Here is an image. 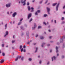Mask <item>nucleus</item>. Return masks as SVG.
Instances as JSON below:
<instances>
[{
  "label": "nucleus",
  "instance_id": "obj_1",
  "mask_svg": "<svg viewBox=\"0 0 65 65\" xmlns=\"http://www.w3.org/2000/svg\"><path fill=\"white\" fill-rule=\"evenodd\" d=\"M10 5H11V3H9L8 4H7L6 6L7 7H10Z\"/></svg>",
  "mask_w": 65,
  "mask_h": 65
},
{
  "label": "nucleus",
  "instance_id": "obj_2",
  "mask_svg": "<svg viewBox=\"0 0 65 65\" xmlns=\"http://www.w3.org/2000/svg\"><path fill=\"white\" fill-rule=\"evenodd\" d=\"M21 56H20L19 57L18 56L17 58L15 60V61H17L18 59H21Z\"/></svg>",
  "mask_w": 65,
  "mask_h": 65
},
{
  "label": "nucleus",
  "instance_id": "obj_3",
  "mask_svg": "<svg viewBox=\"0 0 65 65\" xmlns=\"http://www.w3.org/2000/svg\"><path fill=\"white\" fill-rule=\"evenodd\" d=\"M65 37H63V39H61V40H60V43H62V42H63V39H64V38H65Z\"/></svg>",
  "mask_w": 65,
  "mask_h": 65
},
{
  "label": "nucleus",
  "instance_id": "obj_4",
  "mask_svg": "<svg viewBox=\"0 0 65 65\" xmlns=\"http://www.w3.org/2000/svg\"><path fill=\"white\" fill-rule=\"evenodd\" d=\"M31 14L30 13L28 14V19H29L30 18H31Z\"/></svg>",
  "mask_w": 65,
  "mask_h": 65
},
{
  "label": "nucleus",
  "instance_id": "obj_5",
  "mask_svg": "<svg viewBox=\"0 0 65 65\" xmlns=\"http://www.w3.org/2000/svg\"><path fill=\"white\" fill-rule=\"evenodd\" d=\"M34 26V27L32 28V30H34L35 29V28H36V24H35Z\"/></svg>",
  "mask_w": 65,
  "mask_h": 65
},
{
  "label": "nucleus",
  "instance_id": "obj_6",
  "mask_svg": "<svg viewBox=\"0 0 65 65\" xmlns=\"http://www.w3.org/2000/svg\"><path fill=\"white\" fill-rule=\"evenodd\" d=\"M47 12L48 14H50V13L49 12V11H50V8L47 7Z\"/></svg>",
  "mask_w": 65,
  "mask_h": 65
},
{
  "label": "nucleus",
  "instance_id": "obj_7",
  "mask_svg": "<svg viewBox=\"0 0 65 65\" xmlns=\"http://www.w3.org/2000/svg\"><path fill=\"white\" fill-rule=\"evenodd\" d=\"M16 14H17V13L16 12L14 13L13 14V17H14L16 15Z\"/></svg>",
  "mask_w": 65,
  "mask_h": 65
},
{
  "label": "nucleus",
  "instance_id": "obj_8",
  "mask_svg": "<svg viewBox=\"0 0 65 65\" xmlns=\"http://www.w3.org/2000/svg\"><path fill=\"white\" fill-rule=\"evenodd\" d=\"M60 4L59 3H58L56 6V10L57 11L58 9V7H59V5Z\"/></svg>",
  "mask_w": 65,
  "mask_h": 65
},
{
  "label": "nucleus",
  "instance_id": "obj_9",
  "mask_svg": "<svg viewBox=\"0 0 65 65\" xmlns=\"http://www.w3.org/2000/svg\"><path fill=\"white\" fill-rule=\"evenodd\" d=\"M58 47L57 46H56V53H58L59 52V51H58Z\"/></svg>",
  "mask_w": 65,
  "mask_h": 65
},
{
  "label": "nucleus",
  "instance_id": "obj_10",
  "mask_svg": "<svg viewBox=\"0 0 65 65\" xmlns=\"http://www.w3.org/2000/svg\"><path fill=\"white\" fill-rule=\"evenodd\" d=\"M4 59H2L0 63H4Z\"/></svg>",
  "mask_w": 65,
  "mask_h": 65
},
{
  "label": "nucleus",
  "instance_id": "obj_11",
  "mask_svg": "<svg viewBox=\"0 0 65 65\" xmlns=\"http://www.w3.org/2000/svg\"><path fill=\"white\" fill-rule=\"evenodd\" d=\"M53 58L54 60H56V57H55L54 56L53 57H52V61H53Z\"/></svg>",
  "mask_w": 65,
  "mask_h": 65
},
{
  "label": "nucleus",
  "instance_id": "obj_12",
  "mask_svg": "<svg viewBox=\"0 0 65 65\" xmlns=\"http://www.w3.org/2000/svg\"><path fill=\"white\" fill-rule=\"evenodd\" d=\"M56 4H57V3H54V4H53L52 5L53 6H55V5H56Z\"/></svg>",
  "mask_w": 65,
  "mask_h": 65
},
{
  "label": "nucleus",
  "instance_id": "obj_13",
  "mask_svg": "<svg viewBox=\"0 0 65 65\" xmlns=\"http://www.w3.org/2000/svg\"><path fill=\"white\" fill-rule=\"evenodd\" d=\"M28 10H29V11H30V9H31V8H30V6H28Z\"/></svg>",
  "mask_w": 65,
  "mask_h": 65
},
{
  "label": "nucleus",
  "instance_id": "obj_14",
  "mask_svg": "<svg viewBox=\"0 0 65 65\" xmlns=\"http://www.w3.org/2000/svg\"><path fill=\"white\" fill-rule=\"evenodd\" d=\"M40 39H43L44 38L43 37V36H42L40 37Z\"/></svg>",
  "mask_w": 65,
  "mask_h": 65
},
{
  "label": "nucleus",
  "instance_id": "obj_15",
  "mask_svg": "<svg viewBox=\"0 0 65 65\" xmlns=\"http://www.w3.org/2000/svg\"><path fill=\"white\" fill-rule=\"evenodd\" d=\"M37 50H38V48H36V50L35 51V53H36V52H37Z\"/></svg>",
  "mask_w": 65,
  "mask_h": 65
},
{
  "label": "nucleus",
  "instance_id": "obj_16",
  "mask_svg": "<svg viewBox=\"0 0 65 65\" xmlns=\"http://www.w3.org/2000/svg\"><path fill=\"white\" fill-rule=\"evenodd\" d=\"M24 57H22L21 58V60L23 61V59H24Z\"/></svg>",
  "mask_w": 65,
  "mask_h": 65
},
{
  "label": "nucleus",
  "instance_id": "obj_17",
  "mask_svg": "<svg viewBox=\"0 0 65 65\" xmlns=\"http://www.w3.org/2000/svg\"><path fill=\"white\" fill-rule=\"evenodd\" d=\"M6 35H8V32L6 31Z\"/></svg>",
  "mask_w": 65,
  "mask_h": 65
},
{
  "label": "nucleus",
  "instance_id": "obj_18",
  "mask_svg": "<svg viewBox=\"0 0 65 65\" xmlns=\"http://www.w3.org/2000/svg\"><path fill=\"white\" fill-rule=\"evenodd\" d=\"M41 28V26H39L38 27V29H39L40 28Z\"/></svg>",
  "mask_w": 65,
  "mask_h": 65
},
{
  "label": "nucleus",
  "instance_id": "obj_19",
  "mask_svg": "<svg viewBox=\"0 0 65 65\" xmlns=\"http://www.w3.org/2000/svg\"><path fill=\"white\" fill-rule=\"evenodd\" d=\"M32 20H33V19H32V18H31L30 20L29 21V22H31V21H32Z\"/></svg>",
  "mask_w": 65,
  "mask_h": 65
},
{
  "label": "nucleus",
  "instance_id": "obj_20",
  "mask_svg": "<svg viewBox=\"0 0 65 65\" xmlns=\"http://www.w3.org/2000/svg\"><path fill=\"white\" fill-rule=\"evenodd\" d=\"M37 12H38V13H39L40 12V10H38L37 11Z\"/></svg>",
  "mask_w": 65,
  "mask_h": 65
},
{
  "label": "nucleus",
  "instance_id": "obj_21",
  "mask_svg": "<svg viewBox=\"0 0 65 65\" xmlns=\"http://www.w3.org/2000/svg\"><path fill=\"white\" fill-rule=\"evenodd\" d=\"M23 3H24V4H23V5L24 6L26 5V3L24 2Z\"/></svg>",
  "mask_w": 65,
  "mask_h": 65
},
{
  "label": "nucleus",
  "instance_id": "obj_22",
  "mask_svg": "<svg viewBox=\"0 0 65 65\" xmlns=\"http://www.w3.org/2000/svg\"><path fill=\"white\" fill-rule=\"evenodd\" d=\"M29 60L30 61H31L32 60V58H29Z\"/></svg>",
  "mask_w": 65,
  "mask_h": 65
},
{
  "label": "nucleus",
  "instance_id": "obj_23",
  "mask_svg": "<svg viewBox=\"0 0 65 65\" xmlns=\"http://www.w3.org/2000/svg\"><path fill=\"white\" fill-rule=\"evenodd\" d=\"M47 14H44V17H47Z\"/></svg>",
  "mask_w": 65,
  "mask_h": 65
},
{
  "label": "nucleus",
  "instance_id": "obj_24",
  "mask_svg": "<svg viewBox=\"0 0 65 65\" xmlns=\"http://www.w3.org/2000/svg\"><path fill=\"white\" fill-rule=\"evenodd\" d=\"M7 24H6L5 25V27H6L5 29H6V27H7Z\"/></svg>",
  "mask_w": 65,
  "mask_h": 65
},
{
  "label": "nucleus",
  "instance_id": "obj_25",
  "mask_svg": "<svg viewBox=\"0 0 65 65\" xmlns=\"http://www.w3.org/2000/svg\"><path fill=\"white\" fill-rule=\"evenodd\" d=\"M45 43L42 44V47H43V45L44 44H45Z\"/></svg>",
  "mask_w": 65,
  "mask_h": 65
},
{
  "label": "nucleus",
  "instance_id": "obj_26",
  "mask_svg": "<svg viewBox=\"0 0 65 65\" xmlns=\"http://www.w3.org/2000/svg\"><path fill=\"white\" fill-rule=\"evenodd\" d=\"M21 24V22H19V23L18 24V25H20V24Z\"/></svg>",
  "mask_w": 65,
  "mask_h": 65
},
{
  "label": "nucleus",
  "instance_id": "obj_27",
  "mask_svg": "<svg viewBox=\"0 0 65 65\" xmlns=\"http://www.w3.org/2000/svg\"><path fill=\"white\" fill-rule=\"evenodd\" d=\"M35 15H38V14H37V12H36L35 13Z\"/></svg>",
  "mask_w": 65,
  "mask_h": 65
},
{
  "label": "nucleus",
  "instance_id": "obj_28",
  "mask_svg": "<svg viewBox=\"0 0 65 65\" xmlns=\"http://www.w3.org/2000/svg\"><path fill=\"white\" fill-rule=\"evenodd\" d=\"M25 2L23 1H21V2L22 3H23Z\"/></svg>",
  "mask_w": 65,
  "mask_h": 65
},
{
  "label": "nucleus",
  "instance_id": "obj_29",
  "mask_svg": "<svg viewBox=\"0 0 65 65\" xmlns=\"http://www.w3.org/2000/svg\"><path fill=\"white\" fill-rule=\"evenodd\" d=\"M43 23L44 24H45V25H46V23H45V22H44Z\"/></svg>",
  "mask_w": 65,
  "mask_h": 65
},
{
  "label": "nucleus",
  "instance_id": "obj_30",
  "mask_svg": "<svg viewBox=\"0 0 65 65\" xmlns=\"http://www.w3.org/2000/svg\"><path fill=\"white\" fill-rule=\"evenodd\" d=\"M27 36H28V35H29V32H27Z\"/></svg>",
  "mask_w": 65,
  "mask_h": 65
},
{
  "label": "nucleus",
  "instance_id": "obj_31",
  "mask_svg": "<svg viewBox=\"0 0 65 65\" xmlns=\"http://www.w3.org/2000/svg\"><path fill=\"white\" fill-rule=\"evenodd\" d=\"M2 55H3V56H5V53H3Z\"/></svg>",
  "mask_w": 65,
  "mask_h": 65
},
{
  "label": "nucleus",
  "instance_id": "obj_32",
  "mask_svg": "<svg viewBox=\"0 0 65 65\" xmlns=\"http://www.w3.org/2000/svg\"><path fill=\"white\" fill-rule=\"evenodd\" d=\"M64 17H62L61 19L62 20H64Z\"/></svg>",
  "mask_w": 65,
  "mask_h": 65
},
{
  "label": "nucleus",
  "instance_id": "obj_33",
  "mask_svg": "<svg viewBox=\"0 0 65 65\" xmlns=\"http://www.w3.org/2000/svg\"><path fill=\"white\" fill-rule=\"evenodd\" d=\"M22 46H20V49H22Z\"/></svg>",
  "mask_w": 65,
  "mask_h": 65
},
{
  "label": "nucleus",
  "instance_id": "obj_34",
  "mask_svg": "<svg viewBox=\"0 0 65 65\" xmlns=\"http://www.w3.org/2000/svg\"><path fill=\"white\" fill-rule=\"evenodd\" d=\"M27 5H29V2H27Z\"/></svg>",
  "mask_w": 65,
  "mask_h": 65
},
{
  "label": "nucleus",
  "instance_id": "obj_35",
  "mask_svg": "<svg viewBox=\"0 0 65 65\" xmlns=\"http://www.w3.org/2000/svg\"><path fill=\"white\" fill-rule=\"evenodd\" d=\"M2 47H3L4 46V44H2Z\"/></svg>",
  "mask_w": 65,
  "mask_h": 65
},
{
  "label": "nucleus",
  "instance_id": "obj_36",
  "mask_svg": "<svg viewBox=\"0 0 65 65\" xmlns=\"http://www.w3.org/2000/svg\"><path fill=\"white\" fill-rule=\"evenodd\" d=\"M15 41H12V43H14V42H15Z\"/></svg>",
  "mask_w": 65,
  "mask_h": 65
},
{
  "label": "nucleus",
  "instance_id": "obj_37",
  "mask_svg": "<svg viewBox=\"0 0 65 65\" xmlns=\"http://www.w3.org/2000/svg\"><path fill=\"white\" fill-rule=\"evenodd\" d=\"M23 52H26V50L25 49H24L23 50Z\"/></svg>",
  "mask_w": 65,
  "mask_h": 65
},
{
  "label": "nucleus",
  "instance_id": "obj_38",
  "mask_svg": "<svg viewBox=\"0 0 65 65\" xmlns=\"http://www.w3.org/2000/svg\"><path fill=\"white\" fill-rule=\"evenodd\" d=\"M21 52H23V49L22 48L21 49Z\"/></svg>",
  "mask_w": 65,
  "mask_h": 65
},
{
  "label": "nucleus",
  "instance_id": "obj_39",
  "mask_svg": "<svg viewBox=\"0 0 65 65\" xmlns=\"http://www.w3.org/2000/svg\"><path fill=\"white\" fill-rule=\"evenodd\" d=\"M31 9H32V10H33L34 9V8H33V7H32Z\"/></svg>",
  "mask_w": 65,
  "mask_h": 65
},
{
  "label": "nucleus",
  "instance_id": "obj_40",
  "mask_svg": "<svg viewBox=\"0 0 65 65\" xmlns=\"http://www.w3.org/2000/svg\"><path fill=\"white\" fill-rule=\"evenodd\" d=\"M47 1H48V0H46V2H45V4H46V3H47Z\"/></svg>",
  "mask_w": 65,
  "mask_h": 65
},
{
  "label": "nucleus",
  "instance_id": "obj_41",
  "mask_svg": "<svg viewBox=\"0 0 65 65\" xmlns=\"http://www.w3.org/2000/svg\"><path fill=\"white\" fill-rule=\"evenodd\" d=\"M38 36V34H37L36 35V37H37V36Z\"/></svg>",
  "mask_w": 65,
  "mask_h": 65
},
{
  "label": "nucleus",
  "instance_id": "obj_42",
  "mask_svg": "<svg viewBox=\"0 0 65 65\" xmlns=\"http://www.w3.org/2000/svg\"><path fill=\"white\" fill-rule=\"evenodd\" d=\"M25 47H26V46H25V45H24V46H23V48H25Z\"/></svg>",
  "mask_w": 65,
  "mask_h": 65
},
{
  "label": "nucleus",
  "instance_id": "obj_43",
  "mask_svg": "<svg viewBox=\"0 0 65 65\" xmlns=\"http://www.w3.org/2000/svg\"><path fill=\"white\" fill-rule=\"evenodd\" d=\"M23 20V19L22 18L20 20V21H21Z\"/></svg>",
  "mask_w": 65,
  "mask_h": 65
},
{
  "label": "nucleus",
  "instance_id": "obj_44",
  "mask_svg": "<svg viewBox=\"0 0 65 65\" xmlns=\"http://www.w3.org/2000/svg\"><path fill=\"white\" fill-rule=\"evenodd\" d=\"M62 58H64V56H62Z\"/></svg>",
  "mask_w": 65,
  "mask_h": 65
},
{
  "label": "nucleus",
  "instance_id": "obj_45",
  "mask_svg": "<svg viewBox=\"0 0 65 65\" xmlns=\"http://www.w3.org/2000/svg\"><path fill=\"white\" fill-rule=\"evenodd\" d=\"M42 2V1H41L40 2V3L41 4Z\"/></svg>",
  "mask_w": 65,
  "mask_h": 65
},
{
  "label": "nucleus",
  "instance_id": "obj_46",
  "mask_svg": "<svg viewBox=\"0 0 65 65\" xmlns=\"http://www.w3.org/2000/svg\"><path fill=\"white\" fill-rule=\"evenodd\" d=\"M65 45H63V48H64V47H65Z\"/></svg>",
  "mask_w": 65,
  "mask_h": 65
},
{
  "label": "nucleus",
  "instance_id": "obj_47",
  "mask_svg": "<svg viewBox=\"0 0 65 65\" xmlns=\"http://www.w3.org/2000/svg\"><path fill=\"white\" fill-rule=\"evenodd\" d=\"M40 64H41V61H40L39 62Z\"/></svg>",
  "mask_w": 65,
  "mask_h": 65
},
{
  "label": "nucleus",
  "instance_id": "obj_48",
  "mask_svg": "<svg viewBox=\"0 0 65 65\" xmlns=\"http://www.w3.org/2000/svg\"><path fill=\"white\" fill-rule=\"evenodd\" d=\"M65 8V6H64L63 7V9H64V8Z\"/></svg>",
  "mask_w": 65,
  "mask_h": 65
},
{
  "label": "nucleus",
  "instance_id": "obj_49",
  "mask_svg": "<svg viewBox=\"0 0 65 65\" xmlns=\"http://www.w3.org/2000/svg\"><path fill=\"white\" fill-rule=\"evenodd\" d=\"M56 20H55V21H54V23H56Z\"/></svg>",
  "mask_w": 65,
  "mask_h": 65
},
{
  "label": "nucleus",
  "instance_id": "obj_50",
  "mask_svg": "<svg viewBox=\"0 0 65 65\" xmlns=\"http://www.w3.org/2000/svg\"><path fill=\"white\" fill-rule=\"evenodd\" d=\"M23 27L22 26L21 27V29H23Z\"/></svg>",
  "mask_w": 65,
  "mask_h": 65
},
{
  "label": "nucleus",
  "instance_id": "obj_51",
  "mask_svg": "<svg viewBox=\"0 0 65 65\" xmlns=\"http://www.w3.org/2000/svg\"><path fill=\"white\" fill-rule=\"evenodd\" d=\"M52 38V36H50L49 37V38Z\"/></svg>",
  "mask_w": 65,
  "mask_h": 65
},
{
  "label": "nucleus",
  "instance_id": "obj_52",
  "mask_svg": "<svg viewBox=\"0 0 65 65\" xmlns=\"http://www.w3.org/2000/svg\"><path fill=\"white\" fill-rule=\"evenodd\" d=\"M64 23H65V22L63 21L62 22V24H64Z\"/></svg>",
  "mask_w": 65,
  "mask_h": 65
},
{
  "label": "nucleus",
  "instance_id": "obj_53",
  "mask_svg": "<svg viewBox=\"0 0 65 65\" xmlns=\"http://www.w3.org/2000/svg\"><path fill=\"white\" fill-rule=\"evenodd\" d=\"M48 46H50V44H48V45H47Z\"/></svg>",
  "mask_w": 65,
  "mask_h": 65
},
{
  "label": "nucleus",
  "instance_id": "obj_54",
  "mask_svg": "<svg viewBox=\"0 0 65 65\" xmlns=\"http://www.w3.org/2000/svg\"><path fill=\"white\" fill-rule=\"evenodd\" d=\"M59 54H57V56H59Z\"/></svg>",
  "mask_w": 65,
  "mask_h": 65
},
{
  "label": "nucleus",
  "instance_id": "obj_55",
  "mask_svg": "<svg viewBox=\"0 0 65 65\" xmlns=\"http://www.w3.org/2000/svg\"><path fill=\"white\" fill-rule=\"evenodd\" d=\"M29 43H30V42H29L27 43V44H29Z\"/></svg>",
  "mask_w": 65,
  "mask_h": 65
},
{
  "label": "nucleus",
  "instance_id": "obj_56",
  "mask_svg": "<svg viewBox=\"0 0 65 65\" xmlns=\"http://www.w3.org/2000/svg\"><path fill=\"white\" fill-rule=\"evenodd\" d=\"M35 44H36V43H34V45H35Z\"/></svg>",
  "mask_w": 65,
  "mask_h": 65
},
{
  "label": "nucleus",
  "instance_id": "obj_57",
  "mask_svg": "<svg viewBox=\"0 0 65 65\" xmlns=\"http://www.w3.org/2000/svg\"><path fill=\"white\" fill-rule=\"evenodd\" d=\"M50 52H52V50H50Z\"/></svg>",
  "mask_w": 65,
  "mask_h": 65
},
{
  "label": "nucleus",
  "instance_id": "obj_58",
  "mask_svg": "<svg viewBox=\"0 0 65 65\" xmlns=\"http://www.w3.org/2000/svg\"><path fill=\"white\" fill-rule=\"evenodd\" d=\"M13 37L14 38V35L13 36Z\"/></svg>",
  "mask_w": 65,
  "mask_h": 65
},
{
  "label": "nucleus",
  "instance_id": "obj_59",
  "mask_svg": "<svg viewBox=\"0 0 65 65\" xmlns=\"http://www.w3.org/2000/svg\"><path fill=\"white\" fill-rule=\"evenodd\" d=\"M48 31L49 32H51V30H49Z\"/></svg>",
  "mask_w": 65,
  "mask_h": 65
},
{
  "label": "nucleus",
  "instance_id": "obj_60",
  "mask_svg": "<svg viewBox=\"0 0 65 65\" xmlns=\"http://www.w3.org/2000/svg\"><path fill=\"white\" fill-rule=\"evenodd\" d=\"M53 42V41H51V42Z\"/></svg>",
  "mask_w": 65,
  "mask_h": 65
},
{
  "label": "nucleus",
  "instance_id": "obj_61",
  "mask_svg": "<svg viewBox=\"0 0 65 65\" xmlns=\"http://www.w3.org/2000/svg\"><path fill=\"white\" fill-rule=\"evenodd\" d=\"M38 58H40V56H38Z\"/></svg>",
  "mask_w": 65,
  "mask_h": 65
},
{
  "label": "nucleus",
  "instance_id": "obj_62",
  "mask_svg": "<svg viewBox=\"0 0 65 65\" xmlns=\"http://www.w3.org/2000/svg\"><path fill=\"white\" fill-rule=\"evenodd\" d=\"M7 13H8V14H9V12H8Z\"/></svg>",
  "mask_w": 65,
  "mask_h": 65
},
{
  "label": "nucleus",
  "instance_id": "obj_63",
  "mask_svg": "<svg viewBox=\"0 0 65 65\" xmlns=\"http://www.w3.org/2000/svg\"><path fill=\"white\" fill-rule=\"evenodd\" d=\"M49 4H50V3H48V4H47V5H49Z\"/></svg>",
  "mask_w": 65,
  "mask_h": 65
},
{
  "label": "nucleus",
  "instance_id": "obj_64",
  "mask_svg": "<svg viewBox=\"0 0 65 65\" xmlns=\"http://www.w3.org/2000/svg\"><path fill=\"white\" fill-rule=\"evenodd\" d=\"M63 13H64V14H65V11L63 12Z\"/></svg>",
  "mask_w": 65,
  "mask_h": 65
}]
</instances>
